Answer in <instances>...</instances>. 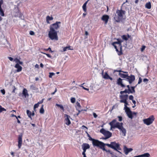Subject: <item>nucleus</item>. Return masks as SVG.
<instances>
[{"instance_id": "4d7b16f0", "label": "nucleus", "mask_w": 157, "mask_h": 157, "mask_svg": "<svg viewBox=\"0 0 157 157\" xmlns=\"http://www.w3.org/2000/svg\"><path fill=\"white\" fill-rule=\"evenodd\" d=\"M16 89V88L14 86H13V91H12V92L13 93H15V90Z\"/></svg>"}, {"instance_id": "a18cd8bd", "label": "nucleus", "mask_w": 157, "mask_h": 157, "mask_svg": "<svg viewBox=\"0 0 157 157\" xmlns=\"http://www.w3.org/2000/svg\"><path fill=\"white\" fill-rule=\"evenodd\" d=\"M55 74L53 72L49 73V77L50 78H51L52 77L55 75Z\"/></svg>"}, {"instance_id": "5fc2aeb1", "label": "nucleus", "mask_w": 157, "mask_h": 157, "mask_svg": "<svg viewBox=\"0 0 157 157\" xmlns=\"http://www.w3.org/2000/svg\"><path fill=\"white\" fill-rule=\"evenodd\" d=\"M123 101V103H124V105H128V103L127 102V101Z\"/></svg>"}, {"instance_id": "a211bd4d", "label": "nucleus", "mask_w": 157, "mask_h": 157, "mask_svg": "<svg viewBox=\"0 0 157 157\" xmlns=\"http://www.w3.org/2000/svg\"><path fill=\"white\" fill-rule=\"evenodd\" d=\"M109 18V17L107 15H104L101 17V20L104 21L105 23L106 24L108 22V20Z\"/></svg>"}, {"instance_id": "bb28decb", "label": "nucleus", "mask_w": 157, "mask_h": 157, "mask_svg": "<svg viewBox=\"0 0 157 157\" xmlns=\"http://www.w3.org/2000/svg\"><path fill=\"white\" fill-rule=\"evenodd\" d=\"M89 0H88V1L86 2L82 6V8L83 10L85 12H86V6L87 2Z\"/></svg>"}, {"instance_id": "a19ab883", "label": "nucleus", "mask_w": 157, "mask_h": 157, "mask_svg": "<svg viewBox=\"0 0 157 157\" xmlns=\"http://www.w3.org/2000/svg\"><path fill=\"white\" fill-rule=\"evenodd\" d=\"M124 109H125V112L130 109L127 106V105H124Z\"/></svg>"}, {"instance_id": "7ed1b4c3", "label": "nucleus", "mask_w": 157, "mask_h": 157, "mask_svg": "<svg viewBox=\"0 0 157 157\" xmlns=\"http://www.w3.org/2000/svg\"><path fill=\"white\" fill-rule=\"evenodd\" d=\"M100 132L103 134L105 137L103 139L104 140H106L112 136V133L108 131H106L104 128H101L100 131Z\"/></svg>"}, {"instance_id": "6e6d98bb", "label": "nucleus", "mask_w": 157, "mask_h": 157, "mask_svg": "<svg viewBox=\"0 0 157 157\" xmlns=\"http://www.w3.org/2000/svg\"><path fill=\"white\" fill-rule=\"evenodd\" d=\"M44 54L46 55L48 57L51 58V56L49 54H47L46 53H43Z\"/></svg>"}, {"instance_id": "aec40b11", "label": "nucleus", "mask_w": 157, "mask_h": 157, "mask_svg": "<svg viewBox=\"0 0 157 157\" xmlns=\"http://www.w3.org/2000/svg\"><path fill=\"white\" fill-rule=\"evenodd\" d=\"M81 106L80 103L78 102H77L76 103V108L78 112H79V113L82 111V109H81Z\"/></svg>"}, {"instance_id": "c03bdc74", "label": "nucleus", "mask_w": 157, "mask_h": 157, "mask_svg": "<svg viewBox=\"0 0 157 157\" xmlns=\"http://www.w3.org/2000/svg\"><path fill=\"white\" fill-rule=\"evenodd\" d=\"M39 106V104L37 103L34 105V110H35V109L38 107Z\"/></svg>"}, {"instance_id": "9d476101", "label": "nucleus", "mask_w": 157, "mask_h": 157, "mask_svg": "<svg viewBox=\"0 0 157 157\" xmlns=\"http://www.w3.org/2000/svg\"><path fill=\"white\" fill-rule=\"evenodd\" d=\"M89 139L90 140L92 141V143L93 145L94 146H96L98 147L99 142L100 141L94 139L92 138L90 136L89 137Z\"/></svg>"}, {"instance_id": "20e7f679", "label": "nucleus", "mask_w": 157, "mask_h": 157, "mask_svg": "<svg viewBox=\"0 0 157 157\" xmlns=\"http://www.w3.org/2000/svg\"><path fill=\"white\" fill-rule=\"evenodd\" d=\"M155 120L154 116L151 115L149 117L143 120L144 123L147 125H149L151 124Z\"/></svg>"}, {"instance_id": "dca6fc26", "label": "nucleus", "mask_w": 157, "mask_h": 157, "mask_svg": "<svg viewBox=\"0 0 157 157\" xmlns=\"http://www.w3.org/2000/svg\"><path fill=\"white\" fill-rule=\"evenodd\" d=\"M22 144V135H20L18 138V148H21Z\"/></svg>"}, {"instance_id": "09e8293b", "label": "nucleus", "mask_w": 157, "mask_h": 157, "mask_svg": "<svg viewBox=\"0 0 157 157\" xmlns=\"http://www.w3.org/2000/svg\"><path fill=\"white\" fill-rule=\"evenodd\" d=\"M0 91L3 95H4L5 94V91L4 89L1 90H0Z\"/></svg>"}, {"instance_id": "2f4dec72", "label": "nucleus", "mask_w": 157, "mask_h": 157, "mask_svg": "<svg viewBox=\"0 0 157 157\" xmlns=\"http://www.w3.org/2000/svg\"><path fill=\"white\" fill-rule=\"evenodd\" d=\"M128 93V94H129L130 93V92H129V91H128V89H125L124 91H121L120 92V93L122 94L123 93Z\"/></svg>"}, {"instance_id": "4468645a", "label": "nucleus", "mask_w": 157, "mask_h": 157, "mask_svg": "<svg viewBox=\"0 0 157 157\" xmlns=\"http://www.w3.org/2000/svg\"><path fill=\"white\" fill-rule=\"evenodd\" d=\"M128 97V94H126L125 95H121L120 96V97L121 100L120 101V102L121 103L123 102L122 101H127Z\"/></svg>"}, {"instance_id": "f8f14e48", "label": "nucleus", "mask_w": 157, "mask_h": 157, "mask_svg": "<svg viewBox=\"0 0 157 157\" xmlns=\"http://www.w3.org/2000/svg\"><path fill=\"white\" fill-rule=\"evenodd\" d=\"M117 41L113 42L112 43V45L113 46H114V45H115V44H117L118 45V48H120L121 50V49L122 45L121 44V42H122V41L121 40V39H117Z\"/></svg>"}, {"instance_id": "4be33fe9", "label": "nucleus", "mask_w": 157, "mask_h": 157, "mask_svg": "<svg viewBox=\"0 0 157 157\" xmlns=\"http://www.w3.org/2000/svg\"><path fill=\"white\" fill-rule=\"evenodd\" d=\"M116 122V120L114 119L109 123V124L111 126V129L113 128L114 126L115 125V123Z\"/></svg>"}, {"instance_id": "774afa93", "label": "nucleus", "mask_w": 157, "mask_h": 157, "mask_svg": "<svg viewBox=\"0 0 157 157\" xmlns=\"http://www.w3.org/2000/svg\"><path fill=\"white\" fill-rule=\"evenodd\" d=\"M127 87L128 88V91H130V87L129 85H128L127 86Z\"/></svg>"}, {"instance_id": "2eb2a0df", "label": "nucleus", "mask_w": 157, "mask_h": 157, "mask_svg": "<svg viewBox=\"0 0 157 157\" xmlns=\"http://www.w3.org/2000/svg\"><path fill=\"white\" fill-rule=\"evenodd\" d=\"M133 149L131 148H128L125 146H124V151L126 155H127L128 153L132 151Z\"/></svg>"}, {"instance_id": "37998d69", "label": "nucleus", "mask_w": 157, "mask_h": 157, "mask_svg": "<svg viewBox=\"0 0 157 157\" xmlns=\"http://www.w3.org/2000/svg\"><path fill=\"white\" fill-rule=\"evenodd\" d=\"M6 110L4 108L2 107V106L0 105V113L2 112L3 111H6Z\"/></svg>"}, {"instance_id": "4c0bfd02", "label": "nucleus", "mask_w": 157, "mask_h": 157, "mask_svg": "<svg viewBox=\"0 0 157 157\" xmlns=\"http://www.w3.org/2000/svg\"><path fill=\"white\" fill-rule=\"evenodd\" d=\"M0 14L2 17L4 16V11H3L2 9V7L0 8Z\"/></svg>"}, {"instance_id": "052dcab7", "label": "nucleus", "mask_w": 157, "mask_h": 157, "mask_svg": "<svg viewBox=\"0 0 157 157\" xmlns=\"http://www.w3.org/2000/svg\"><path fill=\"white\" fill-rule=\"evenodd\" d=\"M93 115L95 118H96L97 117V115L95 113H94L93 114Z\"/></svg>"}, {"instance_id": "c85d7f7f", "label": "nucleus", "mask_w": 157, "mask_h": 157, "mask_svg": "<svg viewBox=\"0 0 157 157\" xmlns=\"http://www.w3.org/2000/svg\"><path fill=\"white\" fill-rule=\"evenodd\" d=\"M13 61L17 63H18L19 64H20L21 65H22L23 64V62L20 61L17 58H15L13 60Z\"/></svg>"}, {"instance_id": "8fccbe9b", "label": "nucleus", "mask_w": 157, "mask_h": 157, "mask_svg": "<svg viewBox=\"0 0 157 157\" xmlns=\"http://www.w3.org/2000/svg\"><path fill=\"white\" fill-rule=\"evenodd\" d=\"M142 78H141V77H140L139 79V81L138 82V84H140L142 82Z\"/></svg>"}, {"instance_id": "ea45409f", "label": "nucleus", "mask_w": 157, "mask_h": 157, "mask_svg": "<svg viewBox=\"0 0 157 157\" xmlns=\"http://www.w3.org/2000/svg\"><path fill=\"white\" fill-rule=\"evenodd\" d=\"M122 38L123 39L125 40H128V38H127V36L126 35H123L122 36Z\"/></svg>"}, {"instance_id": "7c9ffc66", "label": "nucleus", "mask_w": 157, "mask_h": 157, "mask_svg": "<svg viewBox=\"0 0 157 157\" xmlns=\"http://www.w3.org/2000/svg\"><path fill=\"white\" fill-rule=\"evenodd\" d=\"M53 19V18L52 17H50L49 16H47L46 17V21L48 23H49V21L52 20Z\"/></svg>"}, {"instance_id": "864d4df0", "label": "nucleus", "mask_w": 157, "mask_h": 157, "mask_svg": "<svg viewBox=\"0 0 157 157\" xmlns=\"http://www.w3.org/2000/svg\"><path fill=\"white\" fill-rule=\"evenodd\" d=\"M118 117L119 118V121H122V117L121 116H119Z\"/></svg>"}, {"instance_id": "79ce46f5", "label": "nucleus", "mask_w": 157, "mask_h": 157, "mask_svg": "<svg viewBox=\"0 0 157 157\" xmlns=\"http://www.w3.org/2000/svg\"><path fill=\"white\" fill-rule=\"evenodd\" d=\"M75 99L74 98H71V102L72 103H74L75 102Z\"/></svg>"}, {"instance_id": "e2e57ef3", "label": "nucleus", "mask_w": 157, "mask_h": 157, "mask_svg": "<svg viewBox=\"0 0 157 157\" xmlns=\"http://www.w3.org/2000/svg\"><path fill=\"white\" fill-rule=\"evenodd\" d=\"M82 149L83 150V151L82 152V154H84V153H85L86 149L85 148H82Z\"/></svg>"}, {"instance_id": "bf43d9fd", "label": "nucleus", "mask_w": 157, "mask_h": 157, "mask_svg": "<svg viewBox=\"0 0 157 157\" xmlns=\"http://www.w3.org/2000/svg\"><path fill=\"white\" fill-rule=\"evenodd\" d=\"M148 79L147 78H144L143 79V82H147L148 81Z\"/></svg>"}, {"instance_id": "473e14b6", "label": "nucleus", "mask_w": 157, "mask_h": 157, "mask_svg": "<svg viewBox=\"0 0 157 157\" xmlns=\"http://www.w3.org/2000/svg\"><path fill=\"white\" fill-rule=\"evenodd\" d=\"M141 157H150V155L148 153H144L143 154L140 155Z\"/></svg>"}, {"instance_id": "0e129e2a", "label": "nucleus", "mask_w": 157, "mask_h": 157, "mask_svg": "<svg viewBox=\"0 0 157 157\" xmlns=\"http://www.w3.org/2000/svg\"><path fill=\"white\" fill-rule=\"evenodd\" d=\"M106 152H109L112 155L113 154V153L110 151L109 150H106V151H105Z\"/></svg>"}, {"instance_id": "412c9836", "label": "nucleus", "mask_w": 157, "mask_h": 157, "mask_svg": "<svg viewBox=\"0 0 157 157\" xmlns=\"http://www.w3.org/2000/svg\"><path fill=\"white\" fill-rule=\"evenodd\" d=\"M113 46L114 47L115 49H116V51L117 52L118 55H122V49L121 50L120 48H119L120 51H119L118 49L117 48V46L116 45H114V46Z\"/></svg>"}, {"instance_id": "72a5a7b5", "label": "nucleus", "mask_w": 157, "mask_h": 157, "mask_svg": "<svg viewBox=\"0 0 157 157\" xmlns=\"http://www.w3.org/2000/svg\"><path fill=\"white\" fill-rule=\"evenodd\" d=\"M71 46H67L66 47H64L63 48V51L65 52L67 50H73V49H71L70 48Z\"/></svg>"}, {"instance_id": "3c124183", "label": "nucleus", "mask_w": 157, "mask_h": 157, "mask_svg": "<svg viewBox=\"0 0 157 157\" xmlns=\"http://www.w3.org/2000/svg\"><path fill=\"white\" fill-rule=\"evenodd\" d=\"M30 88L33 90H35V86H34L33 85H31L30 86Z\"/></svg>"}, {"instance_id": "f3484780", "label": "nucleus", "mask_w": 157, "mask_h": 157, "mask_svg": "<svg viewBox=\"0 0 157 157\" xmlns=\"http://www.w3.org/2000/svg\"><path fill=\"white\" fill-rule=\"evenodd\" d=\"M122 79L121 78H119L117 80V84L119 86H120L122 87H124L125 86L123 83Z\"/></svg>"}, {"instance_id": "5701e85b", "label": "nucleus", "mask_w": 157, "mask_h": 157, "mask_svg": "<svg viewBox=\"0 0 157 157\" xmlns=\"http://www.w3.org/2000/svg\"><path fill=\"white\" fill-rule=\"evenodd\" d=\"M82 148L87 149L90 148V146L88 144H83L82 145Z\"/></svg>"}, {"instance_id": "f704fd0d", "label": "nucleus", "mask_w": 157, "mask_h": 157, "mask_svg": "<svg viewBox=\"0 0 157 157\" xmlns=\"http://www.w3.org/2000/svg\"><path fill=\"white\" fill-rule=\"evenodd\" d=\"M26 113L29 117L32 119L31 117V112L29 111V110H27Z\"/></svg>"}, {"instance_id": "cd10ccee", "label": "nucleus", "mask_w": 157, "mask_h": 157, "mask_svg": "<svg viewBox=\"0 0 157 157\" xmlns=\"http://www.w3.org/2000/svg\"><path fill=\"white\" fill-rule=\"evenodd\" d=\"M137 85H138V84H137L135 86H131V90L130 89V91H129V92H130L132 94V93H135V89L136 87V86H137Z\"/></svg>"}, {"instance_id": "680f3d73", "label": "nucleus", "mask_w": 157, "mask_h": 157, "mask_svg": "<svg viewBox=\"0 0 157 157\" xmlns=\"http://www.w3.org/2000/svg\"><path fill=\"white\" fill-rule=\"evenodd\" d=\"M8 58L9 59V60L11 61H12L13 60V58L11 57H8Z\"/></svg>"}, {"instance_id": "39448f33", "label": "nucleus", "mask_w": 157, "mask_h": 157, "mask_svg": "<svg viewBox=\"0 0 157 157\" xmlns=\"http://www.w3.org/2000/svg\"><path fill=\"white\" fill-rule=\"evenodd\" d=\"M111 142L110 144H105L104 143L99 141L98 147L102 149L103 151H106V149L105 148V146H107L111 148Z\"/></svg>"}, {"instance_id": "338daca9", "label": "nucleus", "mask_w": 157, "mask_h": 157, "mask_svg": "<svg viewBox=\"0 0 157 157\" xmlns=\"http://www.w3.org/2000/svg\"><path fill=\"white\" fill-rule=\"evenodd\" d=\"M82 88L83 89H84V90H87V91H89V89H88V88H86L84 87H82Z\"/></svg>"}, {"instance_id": "b1692460", "label": "nucleus", "mask_w": 157, "mask_h": 157, "mask_svg": "<svg viewBox=\"0 0 157 157\" xmlns=\"http://www.w3.org/2000/svg\"><path fill=\"white\" fill-rule=\"evenodd\" d=\"M119 75L121 78H125V79H126L128 75V74H124L121 73H119Z\"/></svg>"}, {"instance_id": "de8ad7c7", "label": "nucleus", "mask_w": 157, "mask_h": 157, "mask_svg": "<svg viewBox=\"0 0 157 157\" xmlns=\"http://www.w3.org/2000/svg\"><path fill=\"white\" fill-rule=\"evenodd\" d=\"M133 97L132 95H130L129 96V98L130 100H131L132 101L133 100Z\"/></svg>"}, {"instance_id": "9b49d317", "label": "nucleus", "mask_w": 157, "mask_h": 157, "mask_svg": "<svg viewBox=\"0 0 157 157\" xmlns=\"http://www.w3.org/2000/svg\"><path fill=\"white\" fill-rule=\"evenodd\" d=\"M123 123H119V122H116L115 125L113 127V128H117L119 129H121L123 128Z\"/></svg>"}, {"instance_id": "e433bc0d", "label": "nucleus", "mask_w": 157, "mask_h": 157, "mask_svg": "<svg viewBox=\"0 0 157 157\" xmlns=\"http://www.w3.org/2000/svg\"><path fill=\"white\" fill-rule=\"evenodd\" d=\"M40 113L41 114H43L44 113V109L43 108V105H42L40 109Z\"/></svg>"}, {"instance_id": "6e6552de", "label": "nucleus", "mask_w": 157, "mask_h": 157, "mask_svg": "<svg viewBox=\"0 0 157 157\" xmlns=\"http://www.w3.org/2000/svg\"><path fill=\"white\" fill-rule=\"evenodd\" d=\"M61 22L59 21H57L55 23L51 25L50 26V29H53V30H56L58 29L59 27Z\"/></svg>"}, {"instance_id": "13d9d810", "label": "nucleus", "mask_w": 157, "mask_h": 157, "mask_svg": "<svg viewBox=\"0 0 157 157\" xmlns=\"http://www.w3.org/2000/svg\"><path fill=\"white\" fill-rule=\"evenodd\" d=\"M44 99H42L41 101H39L37 103L39 104H40L42 103L43 102Z\"/></svg>"}, {"instance_id": "49530a36", "label": "nucleus", "mask_w": 157, "mask_h": 157, "mask_svg": "<svg viewBox=\"0 0 157 157\" xmlns=\"http://www.w3.org/2000/svg\"><path fill=\"white\" fill-rule=\"evenodd\" d=\"M146 48V46L144 45H143L142 46L141 49V52H143L145 49Z\"/></svg>"}, {"instance_id": "423d86ee", "label": "nucleus", "mask_w": 157, "mask_h": 157, "mask_svg": "<svg viewBox=\"0 0 157 157\" xmlns=\"http://www.w3.org/2000/svg\"><path fill=\"white\" fill-rule=\"evenodd\" d=\"M111 144L112 148L121 154V152L118 151V150H121V149L120 147V145L119 144L116 143L115 142H111Z\"/></svg>"}, {"instance_id": "f03ea898", "label": "nucleus", "mask_w": 157, "mask_h": 157, "mask_svg": "<svg viewBox=\"0 0 157 157\" xmlns=\"http://www.w3.org/2000/svg\"><path fill=\"white\" fill-rule=\"evenodd\" d=\"M48 35L49 37L52 40H58L57 32L56 30H53L52 29H50Z\"/></svg>"}, {"instance_id": "0eeeda50", "label": "nucleus", "mask_w": 157, "mask_h": 157, "mask_svg": "<svg viewBox=\"0 0 157 157\" xmlns=\"http://www.w3.org/2000/svg\"><path fill=\"white\" fill-rule=\"evenodd\" d=\"M127 116L129 118L132 119L133 117H136V116L137 113L132 112L130 109L125 112Z\"/></svg>"}, {"instance_id": "58836bf2", "label": "nucleus", "mask_w": 157, "mask_h": 157, "mask_svg": "<svg viewBox=\"0 0 157 157\" xmlns=\"http://www.w3.org/2000/svg\"><path fill=\"white\" fill-rule=\"evenodd\" d=\"M56 105L57 106L59 107L61 109H62L63 111H64V108L63 107V106L62 105H59V104H56Z\"/></svg>"}, {"instance_id": "69168bd1", "label": "nucleus", "mask_w": 157, "mask_h": 157, "mask_svg": "<svg viewBox=\"0 0 157 157\" xmlns=\"http://www.w3.org/2000/svg\"><path fill=\"white\" fill-rule=\"evenodd\" d=\"M35 67L36 68H39V66L38 64H36V65H35Z\"/></svg>"}, {"instance_id": "6ab92c4d", "label": "nucleus", "mask_w": 157, "mask_h": 157, "mask_svg": "<svg viewBox=\"0 0 157 157\" xmlns=\"http://www.w3.org/2000/svg\"><path fill=\"white\" fill-rule=\"evenodd\" d=\"M14 67L17 69L16 70L17 72H20L22 71V67L18 63H16Z\"/></svg>"}, {"instance_id": "1a4fd4ad", "label": "nucleus", "mask_w": 157, "mask_h": 157, "mask_svg": "<svg viewBox=\"0 0 157 157\" xmlns=\"http://www.w3.org/2000/svg\"><path fill=\"white\" fill-rule=\"evenodd\" d=\"M135 76L134 75H131L130 76H127V78L125 80L128 82L130 84H132V82L135 81Z\"/></svg>"}, {"instance_id": "393cba45", "label": "nucleus", "mask_w": 157, "mask_h": 157, "mask_svg": "<svg viewBox=\"0 0 157 157\" xmlns=\"http://www.w3.org/2000/svg\"><path fill=\"white\" fill-rule=\"evenodd\" d=\"M22 94L25 97L29 95L28 94V93L27 90L25 88H24L23 89L22 92Z\"/></svg>"}, {"instance_id": "f257e3e1", "label": "nucleus", "mask_w": 157, "mask_h": 157, "mask_svg": "<svg viewBox=\"0 0 157 157\" xmlns=\"http://www.w3.org/2000/svg\"><path fill=\"white\" fill-rule=\"evenodd\" d=\"M125 13V11L122 10H117L116 13L117 16L115 15L114 17V19L117 22H119L122 20L123 17V15H124Z\"/></svg>"}, {"instance_id": "ddd939ff", "label": "nucleus", "mask_w": 157, "mask_h": 157, "mask_svg": "<svg viewBox=\"0 0 157 157\" xmlns=\"http://www.w3.org/2000/svg\"><path fill=\"white\" fill-rule=\"evenodd\" d=\"M64 117L65 118V124L67 125H69L71 124V121L69 119L70 116L66 114H65Z\"/></svg>"}, {"instance_id": "a878e982", "label": "nucleus", "mask_w": 157, "mask_h": 157, "mask_svg": "<svg viewBox=\"0 0 157 157\" xmlns=\"http://www.w3.org/2000/svg\"><path fill=\"white\" fill-rule=\"evenodd\" d=\"M122 133V135L123 136H125L126 135V131L125 128H124V127L121 129L120 130Z\"/></svg>"}, {"instance_id": "c756f323", "label": "nucleus", "mask_w": 157, "mask_h": 157, "mask_svg": "<svg viewBox=\"0 0 157 157\" xmlns=\"http://www.w3.org/2000/svg\"><path fill=\"white\" fill-rule=\"evenodd\" d=\"M145 7L148 9H150L151 8V5L150 2H148L146 4Z\"/></svg>"}, {"instance_id": "603ef678", "label": "nucleus", "mask_w": 157, "mask_h": 157, "mask_svg": "<svg viewBox=\"0 0 157 157\" xmlns=\"http://www.w3.org/2000/svg\"><path fill=\"white\" fill-rule=\"evenodd\" d=\"M29 34L31 35H34L35 33L33 31H30L29 32Z\"/></svg>"}, {"instance_id": "c9c22d12", "label": "nucleus", "mask_w": 157, "mask_h": 157, "mask_svg": "<svg viewBox=\"0 0 157 157\" xmlns=\"http://www.w3.org/2000/svg\"><path fill=\"white\" fill-rule=\"evenodd\" d=\"M109 76L107 72H105V75H103V78L105 79H108Z\"/></svg>"}]
</instances>
